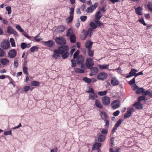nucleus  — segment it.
<instances>
[{"instance_id": "64", "label": "nucleus", "mask_w": 152, "mask_h": 152, "mask_svg": "<svg viewBox=\"0 0 152 152\" xmlns=\"http://www.w3.org/2000/svg\"><path fill=\"white\" fill-rule=\"evenodd\" d=\"M22 34L26 38L30 39L31 38V37L30 36H29L28 35H27L26 34V32H22Z\"/></svg>"}, {"instance_id": "35", "label": "nucleus", "mask_w": 152, "mask_h": 152, "mask_svg": "<svg viewBox=\"0 0 152 152\" xmlns=\"http://www.w3.org/2000/svg\"><path fill=\"white\" fill-rule=\"evenodd\" d=\"M90 69L92 70V73H94L95 74L97 73L98 72V69L97 67H93L92 66V68Z\"/></svg>"}, {"instance_id": "63", "label": "nucleus", "mask_w": 152, "mask_h": 152, "mask_svg": "<svg viewBox=\"0 0 152 152\" xmlns=\"http://www.w3.org/2000/svg\"><path fill=\"white\" fill-rule=\"evenodd\" d=\"M104 121H105V126L108 127L109 125V118L107 119L106 120H104Z\"/></svg>"}, {"instance_id": "42", "label": "nucleus", "mask_w": 152, "mask_h": 152, "mask_svg": "<svg viewBox=\"0 0 152 152\" xmlns=\"http://www.w3.org/2000/svg\"><path fill=\"white\" fill-rule=\"evenodd\" d=\"M39 34L38 35H37L36 37H34V40L35 41L37 42H39L40 40H42V38H37L38 37H39Z\"/></svg>"}, {"instance_id": "56", "label": "nucleus", "mask_w": 152, "mask_h": 152, "mask_svg": "<svg viewBox=\"0 0 152 152\" xmlns=\"http://www.w3.org/2000/svg\"><path fill=\"white\" fill-rule=\"evenodd\" d=\"M4 54L5 53L3 50L0 48V56L1 57H3Z\"/></svg>"}, {"instance_id": "31", "label": "nucleus", "mask_w": 152, "mask_h": 152, "mask_svg": "<svg viewBox=\"0 0 152 152\" xmlns=\"http://www.w3.org/2000/svg\"><path fill=\"white\" fill-rule=\"evenodd\" d=\"M88 54L89 56L92 57L94 55V50H91V49L88 50Z\"/></svg>"}, {"instance_id": "54", "label": "nucleus", "mask_w": 152, "mask_h": 152, "mask_svg": "<svg viewBox=\"0 0 152 152\" xmlns=\"http://www.w3.org/2000/svg\"><path fill=\"white\" fill-rule=\"evenodd\" d=\"M16 28L20 32H23L24 31L22 29L20 25H17L16 26Z\"/></svg>"}, {"instance_id": "11", "label": "nucleus", "mask_w": 152, "mask_h": 152, "mask_svg": "<svg viewBox=\"0 0 152 152\" xmlns=\"http://www.w3.org/2000/svg\"><path fill=\"white\" fill-rule=\"evenodd\" d=\"M94 30L92 28H90L87 31L85 32L84 34V38L85 39L87 37L88 35L90 37H91L93 34V32Z\"/></svg>"}, {"instance_id": "38", "label": "nucleus", "mask_w": 152, "mask_h": 152, "mask_svg": "<svg viewBox=\"0 0 152 152\" xmlns=\"http://www.w3.org/2000/svg\"><path fill=\"white\" fill-rule=\"evenodd\" d=\"M10 41L12 47H15L16 46L15 40L13 38H10Z\"/></svg>"}, {"instance_id": "4", "label": "nucleus", "mask_w": 152, "mask_h": 152, "mask_svg": "<svg viewBox=\"0 0 152 152\" xmlns=\"http://www.w3.org/2000/svg\"><path fill=\"white\" fill-rule=\"evenodd\" d=\"M102 102L104 105L107 106L110 104V99L107 96H104L102 98Z\"/></svg>"}, {"instance_id": "19", "label": "nucleus", "mask_w": 152, "mask_h": 152, "mask_svg": "<svg viewBox=\"0 0 152 152\" xmlns=\"http://www.w3.org/2000/svg\"><path fill=\"white\" fill-rule=\"evenodd\" d=\"M99 115L100 116L101 118L103 120H106L107 119L109 118L105 113L104 111L100 112Z\"/></svg>"}, {"instance_id": "13", "label": "nucleus", "mask_w": 152, "mask_h": 152, "mask_svg": "<svg viewBox=\"0 0 152 152\" xmlns=\"http://www.w3.org/2000/svg\"><path fill=\"white\" fill-rule=\"evenodd\" d=\"M111 83L113 86H116L119 84V82L116 77H113L111 80Z\"/></svg>"}, {"instance_id": "59", "label": "nucleus", "mask_w": 152, "mask_h": 152, "mask_svg": "<svg viewBox=\"0 0 152 152\" xmlns=\"http://www.w3.org/2000/svg\"><path fill=\"white\" fill-rule=\"evenodd\" d=\"M74 9L73 8H71L70 9L69 13L70 16L73 15L74 14Z\"/></svg>"}, {"instance_id": "12", "label": "nucleus", "mask_w": 152, "mask_h": 152, "mask_svg": "<svg viewBox=\"0 0 152 152\" xmlns=\"http://www.w3.org/2000/svg\"><path fill=\"white\" fill-rule=\"evenodd\" d=\"M44 44L45 46H47L49 47L52 48L53 47L54 43L53 40H50L47 41L45 42H44Z\"/></svg>"}, {"instance_id": "17", "label": "nucleus", "mask_w": 152, "mask_h": 152, "mask_svg": "<svg viewBox=\"0 0 152 152\" xmlns=\"http://www.w3.org/2000/svg\"><path fill=\"white\" fill-rule=\"evenodd\" d=\"M7 32L11 34H17L16 31H15L11 26H9L8 27L7 29Z\"/></svg>"}, {"instance_id": "33", "label": "nucleus", "mask_w": 152, "mask_h": 152, "mask_svg": "<svg viewBox=\"0 0 152 152\" xmlns=\"http://www.w3.org/2000/svg\"><path fill=\"white\" fill-rule=\"evenodd\" d=\"M18 58H16L14 59V66L15 68H17L18 66Z\"/></svg>"}, {"instance_id": "10", "label": "nucleus", "mask_w": 152, "mask_h": 152, "mask_svg": "<svg viewBox=\"0 0 152 152\" xmlns=\"http://www.w3.org/2000/svg\"><path fill=\"white\" fill-rule=\"evenodd\" d=\"M120 102L118 100H114L111 104V106L114 109H116L119 107Z\"/></svg>"}, {"instance_id": "16", "label": "nucleus", "mask_w": 152, "mask_h": 152, "mask_svg": "<svg viewBox=\"0 0 152 152\" xmlns=\"http://www.w3.org/2000/svg\"><path fill=\"white\" fill-rule=\"evenodd\" d=\"M142 10V8L140 7H138L135 9V11L136 13L139 15H143Z\"/></svg>"}, {"instance_id": "47", "label": "nucleus", "mask_w": 152, "mask_h": 152, "mask_svg": "<svg viewBox=\"0 0 152 152\" xmlns=\"http://www.w3.org/2000/svg\"><path fill=\"white\" fill-rule=\"evenodd\" d=\"M62 58L64 59H65L66 58H67L68 56L69 55V53L67 52H66L64 54H62Z\"/></svg>"}, {"instance_id": "18", "label": "nucleus", "mask_w": 152, "mask_h": 152, "mask_svg": "<svg viewBox=\"0 0 152 152\" xmlns=\"http://www.w3.org/2000/svg\"><path fill=\"white\" fill-rule=\"evenodd\" d=\"M93 44V42L89 40L86 42L85 44V46L88 49H91L92 48V45Z\"/></svg>"}, {"instance_id": "9", "label": "nucleus", "mask_w": 152, "mask_h": 152, "mask_svg": "<svg viewBox=\"0 0 152 152\" xmlns=\"http://www.w3.org/2000/svg\"><path fill=\"white\" fill-rule=\"evenodd\" d=\"M84 59L83 56L81 55H79L77 58V64L80 65L84 63Z\"/></svg>"}, {"instance_id": "15", "label": "nucleus", "mask_w": 152, "mask_h": 152, "mask_svg": "<svg viewBox=\"0 0 152 152\" xmlns=\"http://www.w3.org/2000/svg\"><path fill=\"white\" fill-rule=\"evenodd\" d=\"M65 29V27L64 26H60L57 28L55 30V31L58 33H61L63 32Z\"/></svg>"}, {"instance_id": "57", "label": "nucleus", "mask_w": 152, "mask_h": 152, "mask_svg": "<svg viewBox=\"0 0 152 152\" xmlns=\"http://www.w3.org/2000/svg\"><path fill=\"white\" fill-rule=\"evenodd\" d=\"M135 83V78L134 77L129 82V84L130 85H132Z\"/></svg>"}, {"instance_id": "50", "label": "nucleus", "mask_w": 152, "mask_h": 152, "mask_svg": "<svg viewBox=\"0 0 152 152\" xmlns=\"http://www.w3.org/2000/svg\"><path fill=\"white\" fill-rule=\"evenodd\" d=\"M6 10L7 11L8 14L9 15L12 12L11 7L10 6H7L6 7Z\"/></svg>"}, {"instance_id": "41", "label": "nucleus", "mask_w": 152, "mask_h": 152, "mask_svg": "<svg viewBox=\"0 0 152 152\" xmlns=\"http://www.w3.org/2000/svg\"><path fill=\"white\" fill-rule=\"evenodd\" d=\"M83 80L86 83H90L91 82V80L90 79L88 78L85 77L83 78Z\"/></svg>"}, {"instance_id": "39", "label": "nucleus", "mask_w": 152, "mask_h": 152, "mask_svg": "<svg viewBox=\"0 0 152 152\" xmlns=\"http://www.w3.org/2000/svg\"><path fill=\"white\" fill-rule=\"evenodd\" d=\"M107 91H101L99 92H98V94L100 96H104V95H105L106 94H107Z\"/></svg>"}, {"instance_id": "25", "label": "nucleus", "mask_w": 152, "mask_h": 152, "mask_svg": "<svg viewBox=\"0 0 152 152\" xmlns=\"http://www.w3.org/2000/svg\"><path fill=\"white\" fill-rule=\"evenodd\" d=\"M0 62L3 65H5L9 63V61L6 58H2Z\"/></svg>"}, {"instance_id": "1", "label": "nucleus", "mask_w": 152, "mask_h": 152, "mask_svg": "<svg viewBox=\"0 0 152 152\" xmlns=\"http://www.w3.org/2000/svg\"><path fill=\"white\" fill-rule=\"evenodd\" d=\"M85 65L88 68L91 69L92 66L94 65V62L92 59L90 58H87L85 61Z\"/></svg>"}, {"instance_id": "51", "label": "nucleus", "mask_w": 152, "mask_h": 152, "mask_svg": "<svg viewBox=\"0 0 152 152\" xmlns=\"http://www.w3.org/2000/svg\"><path fill=\"white\" fill-rule=\"evenodd\" d=\"M95 24L98 26H100L103 25V23L99 21V20H95Z\"/></svg>"}, {"instance_id": "26", "label": "nucleus", "mask_w": 152, "mask_h": 152, "mask_svg": "<svg viewBox=\"0 0 152 152\" xmlns=\"http://www.w3.org/2000/svg\"><path fill=\"white\" fill-rule=\"evenodd\" d=\"M109 65L104 64V65H99V67L101 69H107L109 68Z\"/></svg>"}, {"instance_id": "7", "label": "nucleus", "mask_w": 152, "mask_h": 152, "mask_svg": "<svg viewBox=\"0 0 152 152\" xmlns=\"http://www.w3.org/2000/svg\"><path fill=\"white\" fill-rule=\"evenodd\" d=\"M17 55V52L15 49H12L8 53V56L10 58H14Z\"/></svg>"}, {"instance_id": "6", "label": "nucleus", "mask_w": 152, "mask_h": 152, "mask_svg": "<svg viewBox=\"0 0 152 152\" xmlns=\"http://www.w3.org/2000/svg\"><path fill=\"white\" fill-rule=\"evenodd\" d=\"M107 76V73L104 72H101L97 75V78L100 80H103L106 78Z\"/></svg>"}, {"instance_id": "14", "label": "nucleus", "mask_w": 152, "mask_h": 152, "mask_svg": "<svg viewBox=\"0 0 152 152\" xmlns=\"http://www.w3.org/2000/svg\"><path fill=\"white\" fill-rule=\"evenodd\" d=\"M137 72V70L134 69H132L129 73V75H127L126 76V78H129V77L134 76H135L136 74V72Z\"/></svg>"}, {"instance_id": "53", "label": "nucleus", "mask_w": 152, "mask_h": 152, "mask_svg": "<svg viewBox=\"0 0 152 152\" xmlns=\"http://www.w3.org/2000/svg\"><path fill=\"white\" fill-rule=\"evenodd\" d=\"M23 70L24 74L26 75L28 74V73L27 72V69L26 67L25 66H23Z\"/></svg>"}, {"instance_id": "48", "label": "nucleus", "mask_w": 152, "mask_h": 152, "mask_svg": "<svg viewBox=\"0 0 152 152\" xmlns=\"http://www.w3.org/2000/svg\"><path fill=\"white\" fill-rule=\"evenodd\" d=\"M145 97L144 95L139 96L138 98V100L139 102L144 100L145 99Z\"/></svg>"}, {"instance_id": "5", "label": "nucleus", "mask_w": 152, "mask_h": 152, "mask_svg": "<svg viewBox=\"0 0 152 152\" xmlns=\"http://www.w3.org/2000/svg\"><path fill=\"white\" fill-rule=\"evenodd\" d=\"M98 5V4L97 3H95L94 5H92L87 8L86 10V12L87 13H92Z\"/></svg>"}, {"instance_id": "61", "label": "nucleus", "mask_w": 152, "mask_h": 152, "mask_svg": "<svg viewBox=\"0 0 152 152\" xmlns=\"http://www.w3.org/2000/svg\"><path fill=\"white\" fill-rule=\"evenodd\" d=\"M120 112L119 110H117L115 112H114L113 115L115 116H117L120 113Z\"/></svg>"}, {"instance_id": "27", "label": "nucleus", "mask_w": 152, "mask_h": 152, "mask_svg": "<svg viewBox=\"0 0 152 152\" xmlns=\"http://www.w3.org/2000/svg\"><path fill=\"white\" fill-rule=\"evenodd\" d=\"M59 54H60L58 51L57 50H54V54L53 57L55 58H58L59 57Z\"/></svg>"}, {"instance_id": "44", "label": "nucleus", "mask_w": 152, "mask_h": 152, "mask_svg": "<svg viewBox=\"0 0 152 152\" xmlns=\"http://www.w3.org/2000/svg\"><path fill=\"white\" fill-rule=\"evenodd\" d=\"M75 59H73L71 60L72 62V67H75L76 65V61Z\"/></svg>"}, {"instance_id": "3", "label": "nucleus", "mask_w": 152, "mask_h": 152, "mask_svg": "<svg viewBox=\"0 0 152 152\" xmlns=\"http://www.w3.org/2000/svg\"><path fill=\"white\" fill-rule=\"evenodd\" d=\"M1 46L4 50L7 49L10 47V42L9 41L7 40H4L1 42Z\"/></svg>"}, {"instance_id": "24", "label": "nucleus", "mask_w": 152, "mask_h": 152, "mask_svg": "<svg viewBox=\"0 0 152 152\" xmlns=\"http://www.w3.org/2000/svg\"><path fill=\"white\" fill-rule=\"evenodd\" d=\"M102 14L99 11L97 12L95 15V20H99L102 16Z\"/></svg>"}, {"instance_id": "46", "label": "nucleus", "mask_w": 152, "mask_h": 152, "mask_svg": "<svg viewBox=\"0 0 152 152\" xmlns=\"http://www.w3.org/2000/svg\"><path fill=\"white\" fill-rule=\"evenodd\" d=\"M38 47L37 46H33L30 48V51L32 52H34L35 50H37Z\"/></svg>"}, {"instance_id": "2", "label": "nucleus", "mask_w": 152, "mask_h": 152, "mask_svg": "<svg viewBox=\"0 0 152 152\" xmlns=\"http://www.w3.org/2000/svg\"><path fill=\"white\" fill-rule=\"evenodd\" d=\"M55 41L56 43L59 45H64L66 43V40L65 39L62 37L56 38Z\"/></svg>"}, {"instance_id": "40", "label": "nucleus", "mask_w": 152, "mask_h": 152, "mask_svg": "<svg viewBox=\"0 0 152 152\" xmlns=\"http://www.w3.org/2000/svg\"><path fill=\"white\" fill-rule=\"evenodd\" d=\"M75 72H78L80 73H83L84 71L83 69H82L79 68H76L75 70Z\"/></svg>"}, {"instance_id": "62", "label": "nucleus", "mask_w": 152, "mask_h": 152, "mask_svg": "<svg viewBox=\"0 0 152 152\" xmlns=\"http://www.w3.org/2000/svg\"><path fill=\"white\" fill-rule=\"evenodd\" d=\"M4 134L5 135H11L12 134V131L10 130L8 131L5 132L4 133Z\"/></svg>"}, {"instance_id": "30", "label": "nucleus", "mask_w": 152, "mask_h": 152, "mask_svg": "<svg viewBox=\"0 0 152 152\" xmlns=\"http://www.w3.org/2000/svg\"><path fill=\"white\" fill-rule=\"evenodd\" d=\"M134 108L133 107H128L127 108V112L130 114H131L132 112H134Z\"/></svg>"}, {"instance_id": "52", "label": "nucleus", "mask_w": 152, "mask_h": 152, "mask_svg": "<svg viewBox=\"0 0 152 152\" xmlns=\"http://www.w3.org/2000/svg\"><path fill=\"white\" fill-rule=\"evenodd\" d=\"M79 51L78 50H77L75 52L74 54L73 58L74 59H75L76 58H77V55L79 54Z\"/></svg>"}, {"instance_id": "22", "label": "nucleus", "mask_w": 152, "mask_h": 152, "mask_svg": "<svg viewBox=\"0 0 152 152\" xmlns=\"http://www.w3.org/2000/svg\"><path fill=\"white\" fill-rule=\"evenodd\" d=\"M101 145V144L100 142H96L93 145L92 149L96 150L98 149Z\"/></svg>"}, {"instance_id": "21", "label": "nucleus", "mask_w": 152, "mask_h": 152, "mask_svg": "<svg viewBox=\"0 0 152 152\" xmlns=\"http://www.w3.org/2000/svg\"><path fill=\"white\" fill-rule=\"evenodd\" d=\"M133 106L135 107L136 108L138 109H141L143 108V105L139 102L135 103L133 104Z\"/></svg>"}, {"instance_id": "45", "label": "nucleus", "mask_w": 152, "mask_h": 152, "mask_svg": "<svg viewBox=\"0 0 152 152\" xmlns=\"http://www.w3.org/2000/svg\"><path fill=\"white\" fill-rule=\"evenodd\" d=\"M150 91L149 90H147L146 91H145V90H144L142 92V95L144 96L148 95L150 94Z\"/></svg>"}, {"instance_id": "34", "label": "nucleus", "mask_w": 152, "mask_h": 152, "mask_svg": "<svg viewBox=\"0 0 152 152\" xmlns=\"http://www.w3.org/2000/svg\"><path fill=\"white\" fill-rule=\"evenodd\" d=\"M73 19V15L70 16L69 17L66 19V21L67 23H69L72 22Z\"/></svg>"}, {"instance_id": "37", "label": "nucleus", "mask_w": 152, "mask_h": 152, "mask_svg": "<svg viewBox=\"0 0 152 152\" xmlns=\"http://www.w3.org/2000/svg\"><path fill=\"white\" fill-rule=\"evenodd\" d=\"M147 6L149 11L152 12V2H148L147 4Z\"/></svg>"}, {"instance_id": "60", "label": "nucleus", "mask_w": 152, "mask_h": 152, "mask_svg": "<svg viewBox=\"0 0 152 152\" xmlns=\"http://www.w3.org/2000/svg\"><path fill=\"white\" fill-rule=\"evenodd\" d=\"M121 121L119 119L116 123L114 126L118 127L121 124Z\"/></svg>"}, {"instance_id": "29", "label": "nucleus", "mask_w": 152, "mask_h": 152, "mask_svg": "<svg viewBox=\"0 0 152 152\" xmlns=\"http://www.w3.org/2000/svg\"><path fill=\"white\" fill-rule=\"evenodd\" d=\"M145 90V89L142 88H138L137 89L136 91V93L137 94H139L142 93V92L143 91Z\"/></svg>"}, {"instance_id": "23", "label": "nucleus", "mask_w": 152, "mask_h": 152, "mask_svg": "<svg viewBox=\"0 0 152 152\" xmlns=\"http://www.w3.org/2000/svg\"><path fill=\"white\" fill-rule=\"evenodd\" d=\"M106 135L105 134H101L98 137V141L100 142H102L104 141Z\"/></svg>"}, {"instance_id": "8", "label": "nucleus", "mask_w": 152, "mask_h": 152, "mask_svg": "<svg viewBox=\"0 0 152 152\" xmlns=\"http://www.w3.org/2000/svg\"><path fill=\"white\" fill-rule=\"evenodd\" d=\"M69 49L67 46H61L58 48V50L60 54H62L64 52L66 51Z\"/></svg>"}, {"instance_id": "55", "label": "nucleus", "mask_w": 152, "mask_h": 152, "mask_svg": "<svg viewBox=\"0 0 152 152\" xmlns=\"http://www.w3.org/2000/svg\"><path fill=\"white\" fill-rule=\"evenodd\" d=\"M87 17L86 16H81L80 17V19L82 21L84 22L86 19Z\"/></svg>"}, {"instance_id": "43", "label": "nucleus", "mask_w": 152, "mask_h": 152, "mask_svg": "<svg viewBox=\"0 0 152 152\" xmlns=\"http://www.w3.org/2000/svg\"><path fill=\"white\" fill-rule=\"evenodd\" d=\"M90 26L93 28V29H95L97 27L96 25L93 22H91L90 23Z\"/></svg>"}, {"instance_id": "20", "label": "nucleus", "mask_w": 152, "mask_h": 152, "mask_svg": "<svg viewBox=\"0 0 152 152\" xmlns=\"http://www.w3.org/2000/svg\"><path fill=\"white\" fill-rule=\"evenodd\" d=\"M95 104L96 106L99 109H102L103 108V105L98 99H96Z\"/></svg>"}, {"instance_id": "58", "label": "nucleus", "mask_w": 152, "mask_h": 152, "mask_svg": "<svg viewBox=\"0 0 152 152\" xmlns=\"http://www.w3.org/2000/svg\"><path fill=\"white\" fill-rule=\"evenodd\" d=\"M139 21L142 24H143L144 26H146V24L145 22L144 19L142 18H140L139 20Z\"/></svg>"}, {"instance_id": "36", "label": "nucleus", "mask_w": 152, "mask_h": 152, "mask_svg": "<svg viewBox=\"0 0 152 152\" xmlns=\"http://www.w3.org/2000/svg\"><path fill=\"white\" fill-rule=\"evenodd\" d=\"M40 83L38 81H32L31 82V85L34 86H38L40 85Z\"/></svg>"}, {"instance_id": "32", "label": "nucleus", "mask_w": 152, "mask_h": 152, "mask_svg": "<svg viewBox=\"0 0 152 152\" xmlns=\"http://www.w3.org/2000/svg\"><path fill=\"white\" fill-rule=\"evenodd\" d=\"M70 39L71 42L72 43H74L76 42V37L75 35L70 37Z\"/></svg>"}, {"instance_id": "49", "label": "nucleus", "mask_w": 152, "mask_h": 152, "mask_svg": "<svg viewBox=\"0 0 152 152\" xmlns=\"http://www.w3.org/2000/svg\"><path fill=\"white\" fill-rule=\"evenodd\" d=\"M27 44L26 43L23 42L21 43L20 44V47L21 48L23 49H25L27 47Z\"/></svg>"}, {"instance_id": "28", "label": "nucleus", "mask_w": 152, "mask_h": 152, "mask_svg": "<svg viewBox=\"0 0 152 152\" xmlns=\"http://www.w3.org/2000/svg\"><path fill=\"white\" fill-rule=\"evenodd\" d=\"M74 35L73 34V30L71 28H69L67 31L66 34V35L70 37L72 35Z\"/></svg>"}]
</instances>
